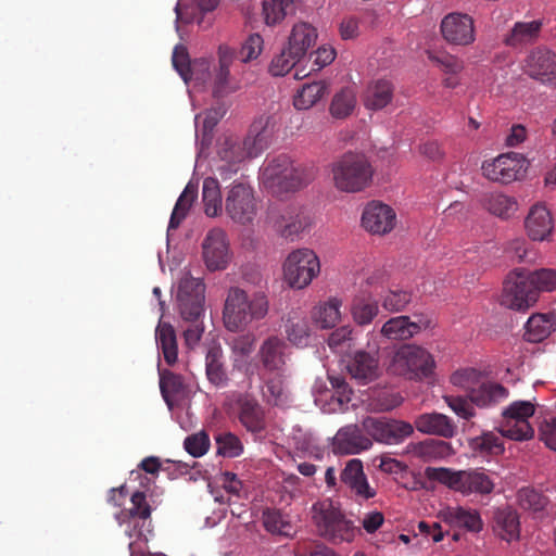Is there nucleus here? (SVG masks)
<instances>
[{
	"label": "nucleus",
	"mask_w": 556,
	"mask_h": 556,
	"mask_svg": "<svg viewBox=\"0 0 556 556\" xmlns=\"http://www.w3.org/2000/svg\"><path fill=\"white\" fill-rule=\"evenodd\" d=\"M274 135V125L269 116H261L255 119L250 127V131L244 140L238 137H226L218 148V156L225 164L219 166L220 177L225 180L232 173L238 172V164L247 157L257 156L266 149Z\"/></svg>",
	"instance_id": "f257e3e1"
},
{
	"label": "nucleus",
	"mask_w": 556,
	"mask_h": 556,
	"mask_svg": "<svg viewBox=\"0 0 556 556\" xmlns=\"http://www.w3.org/2000/svg\"><path fill=\"white\" fill-rule=\"evenodd\" d=\"M268 313V300L265 293L255 292L251 296L239 288H232L227 295L223 318L230 331L243 329L252 320L262 319Z\"/></svg>",
	"instance_id": "f03ea898"
},
{
	"label": "nucleus",
	"mask_w": 556,
	"mask_h": 556,
	"mask_svg": "<svg viewBox=\"0 0 556 556\" xmlns=\"http://www.w3.org/2000/svg\"><path fill=\"white\" fill-rule=\"evenodd\" d=\"M374 167L363 153L346 152L331 164L333 186L342 192L365 190L372 181Z\"/></svg>",
	"instance_id": "7ed1b4c3"
},
{
	"label": "nucleus",
	"mask_w": 556,
	"mask_h": 556,
	"mask_svg": "<svg viewBox=\"0 0 556 556\" xmlns=\"http://www.w3.org/2000/svg\"><path fill=\"white\" fill-rule=\"evenodd\" d=\"M425 476L464 495L490 494L495 485L492 477L482 468L453 470L445 467H427Z\"/></svg>",
	"instance_id": "20e7f679"
},
{
	"label": "nucleus",
	"mask_w": 556,
	"mask_h": 556,
	"mask_svg": "<svg viewBox=\"0 0 556 556\" xmlns=\"http://www.w3.org/2000/svg\"><path fill=\"white\" fill-rule=\"evenodd\" d=\"M262 177L268 188L277 192H289L305 186L313 174L301 165H295L289 156L279 155L263 167Z\"/></svg>",
	"instance_id": "39448f33"
},
{
	"label": "nucleus",
	"mask_w": 556,
	"mask_h": 556,
	"mask_svg": "<svg viewBox=\"0 0 556 556\" xmlns=\"http://www.w3.org/2000/svg\"><path fill=\"white\" fill-rule=\"evenodd\" d=\"M435 368L433 356L416 344H404L393 355L390 369L410 380H424L432 377Z\"/></svg>",
	"instance_id": "423d86ee"
},
{
	"label": "nucleus",
	"mask_w": 556,
	"mask_h": 556,
	"mask_svg": "<svg viewBox=\"0 0 556 556\" xmlns=\"http://www.w3.org/2000/svg\"><path fill=\"white\" fill-rule=\"evenodd\" d=\"M535 413V405L530 401H515L503 412V420L498 432L505 438L515 441H527L533 438L534 429L529 422Z\"/></svg>",
	"instance_id": "0eeeda50"
},
{
	"label": "nucleus",
	"mask_w": 556,
	"mask_h": 556,
	"mask_svg": "<svg viewBox=\"0 0 556 556\" xmlns=\"http://www.w3.org/2000/svg\"><path fill=\"white\" fill-rule=\"evenodd\" d=\"M319 271L317 255L306 248L292 251L283 263L285 280L293 289L307 287Z\"/></svg>",
	"instance_id": "6e6552de"
},
{
	"label": "nucleus",
	"mask_w": 556,
	"mask_h": 556,
	"mask_svg": "<svg viewBox=\"0 0 556 556\" xmlns=\"http://www.w3.org/2000/svg\"><path fill=\"white\" fill-rule=\"evenodd\" d=\"M538 299V291L528 270L515 269L507 276L504 281L502 304L515 311H526L533 306Z\"/></svg>",
	"instance_id": "1a4fd4ad"
},
{
	"label": "nucleus",
	"mask_w": 556,
	"mask_h": 556,
	"mask_svg": "<svg viewBox=\"0 0 556 556\" xmlns=\"http://www.w3.org/2000/svg\"><path fill=\"white\" fill-rule=\"evenodd\" d=\"M313 508L315 511L314 520L320 535L333 543L353 539L354 528L352 522L346 520L330 503H318Z\"/></svg>",
	"instance_id": "9d476101"
},
{
	"label": "nucleus",
	"mask_w": 556,
	"mask_h": 556,
	"mask_svg": "<svg viewBox=\"0 0 556 556\" xmlns=\"http://www.w3.org/2000/svg\"><path fill=\"white\" fill-rule=\"evenodd\" d=\"M482 175L493 181L507 185L521 179L527 170L525 156L516 152H507L486 160L481 166Z\"/></svg>",
	"instance_id": "9b49d317"
},
{
	"label": "nucleus",
	"mask_w": 556,
	"mask_h": 556,
	"mask_svg": "<svg viewBox=\"0 0 556 556\" xmlns=\"http://www.w3.org/2000/svg\"><path fill=\"white\" fill-rule=\"evenodd\" d=\"M205 285L199 278L185 276L178 285L177 306L187 323H198L204 312Z\"/></svg>",
	"instance_id": "f8f14e48"
},
{
	"label": "nucleus",
	"mask_w": 556,
	"mask_h": 556,
	"mask_svg": "<svg viewBox=\"0 0 556 556\" xmlns=\"http://www.w3.org/2000/svg\"><path fill=\"white\" fill-rule=\"evenodd\" d=\"M225 211L237 224H251L257 212L254 191L245 182H233L225 199Z\"/></svg>",
	"instance_id": "ddd939ff"
},
{
	"label": "nucleus",
	"mask_w": 556,
	"mask_h": 556,
	"mask_svg": "<svg viewBox=\"0 0 556 556\" xmlns=\"http://www.w3.org/2000/svg\"><path fill=\"white\" fill-rule=\"evenodd\" d=\"M362 427L371 439L384 444H400L414 433V425L396 419L369 416Z\"/></svg>",
	"instance_id": "4468645a"
},
{
	"label": "nucleus",
	"mask_w": 556,
	"mask_h": 556,
	"mask_svg": "<svg viewBox=\"0 0 556 556\" xmlns=\"http://www.w3.org/2000/svg\"><path fill=\"white\" fill-rule=\"evenodd\" d=\"M202 257L210 271L224 270L231 262L232 252L226 231L212 228L202 241Z\"/></svg>",
	"instance_id": "2eb2a0df"
},
{
	"label": "nucleus",
	"mask_w": 556,
	"mask_h": 556,
	"mask_svg": "<svg viewBox=\"0 0 556 556\" xmlns=\"http://www.w3.org/2000/svg\"><path fill=\"white\" fill-rule=\"evenodd\" d=\"M236 55V50L227 45H220L217 49L218 65L212 73L213 96L216 98L226 97L240 89L239 80L230 73Z\"/></svg>",
	"instance_id": "dca6fc26"
},
{
	"label": "nucleus",
	"mask_w": 556,
	"mask_h": 556,
	"mask_svg": "<svg viewBox=\"0 0 556 556\" xmlns=\"http://www.w3.org/2000/svg\"><path fill=\"white\" fill-rule=\"evenodd\" d=\"M525 73L544 85H556V53L546 47H536L526 56Z\"/></svg>",
	"instance_id": "f3484780"
},
{
	"label": "nucleus",
	"mask_w": 556,
	"mask_h": 556,
	"mask_svg": "<svg viewBox=\"0 0 556 556\" xmlns=\"http://www.w3.org/2000/svg\"><path fill=\"white\" fill-rule=\"evenodd\" d=\"M396 222L394 210L381 202L372 201L368 203L362 214L363 227L374 235H384L390 232Z\"/></svg>",
	"instance_id": "a211bd4d"
},
{
	"label": "nucleus",
	"mask_w": 556,
	"mask_h": 556,
	"mask_svg": "<svg viewBox=\"0 0 556 556\" xmlns=\"http://www.w3.org/2000/svg\"><path fill=\"white\" fill-rule=\"evenodd\" d=\"M441 33L450 43L469 45L475 40L473 21L467 14L450 13L441 22Z\"/></svg>",
	"instance_id": "6ab92c4d"
},
{
	"label": "nucleus",
	"mask_w": 556,
	"mask_h": 556,
	"mask_svg": "<svg viewBox=\"0 0 556 556\" xmlns=\"http://www.w3.org/2000/svg\"><path fill=\"white\" fill-rule=\"evenodd\" d=\"M371 445V440L356 425L341 428L332 440V451L337 455L358 454Z\"/></svg>",
	"instance_id": "aec40b11"
},
{
	"label": "nucleus",
	"mask_w": 556,
	"mask_h": 556,
	"mask_svg": "<svg viewBox=\"0 0 556 556\" xmlns=\"http://www.w3.org/2000/svg\"><path fill=\"white\" fill-rule=\"evenodd\" d=\"M437 517L451 528L466 529L470 532H479L483 528L480 514L462 506H446L438 511Z\"/></svg>",
	"instance_id": "412c9836"
},
{
	"label": "nucleus",
	"mask_w": 556,
	"mask_h": 556,
	"mask_svg": "<svg viewBox=\"0 0 556 556\" xmlns=\"http://www.w3.org/2000/svg\"><path fill=\"white\" fill-rule=\"evenodd\" d=\"M348 371L361 384L376 380L380 375L378 353L357 351L350 359Z\"/></svg>",
	"instance_id": "4be33fe9"
},
{
	"label": "nucleus",
	"mask_w": 556,
	"mask_h": 556,
	"mask_svg": "<svg viewBox=\"0 0 556 556\" xmlns=\"http://www.w3.org/2000/svg\"><path fill=\"white\" fill-rule=\"evenodd\" d=\"M340 481L361 500H369L376 495V491L369 485L364 473L363 463L359 459H350L341 471Z\"/></svg>",
	"instance_id": "5701e85b"
},
{
	"label": "nucleus",
	"mask_w": 556,
	"mask_h": 556,
	"mask_svg": "<svg viewBox=\"0 0 556 556\" xmlns=\"http://www.w3.org/2000/svg\"><path fill=\"white\" fill-rule=\"evenodd\" d=\"M414 427L421 433L452 439L457 433V426L452 418L441 413H425L417 416Z\"/></svg>",
	"instance_id": "b1692460"
},
{
	"label": "nucleus",
	"mask_w": 556,
	"mask_h": 556,
	"mask_svg": "<svg viewBox=\"0 0 556 556\" xmlns=\"http://www.w3.org/2000/svg\"><path fill=\"white\" fill-rule=\"evenodd\" d=\"M525 228L531 240H546L554 228L552 215L546 206L542 204L533 205L525 219Z\"/></svg>",
	"instance_id": "393cba45"
},
{
	"label": "nucleus",
	"mask_w": 556,
	"mask_h": 556,
	"mask_svg": "<svg viewBox=\"0 0 556 556\" xmlns=\"http://www.w3.org/2000/svg\"><path fill=\"white\" fill-rule=\"evenodd\" d=\"M238 417L241 425L251 432L265 429V414L261 404L249 394H241L237 400Z\"/></svg>",
	"instance_id": "a878e982"
},
{
	"label": "nucleus",
	"mask_w": 556,
	"mask_h": 556,
	"mask_svg": "<svg viewBox=\"0 0 556 556\" xmlns=\"http://www.w3.org/2000/svg\"><path fill=\"white\" fill-rule=\"evenodd\" d=\"M430 326L429 320L418 318L412 321L408 316L392 317L381 327V334L389 340H407L417 334L422 328Z\"/></svg>",
	"instance_id": "bb28decb"
},
{
	"label": "nucleus",
	"mask_w": 556,
	"mask_h": 556,
	"mask_svg": "<svg viewBox=\"0 0 556 556\" xmlns=\"http://www.w3.org/2000/svg\"><path fill=\"white\" fill-rule=\"evenodd\" d=\"M316 40V28L309 23L299 22L293 25L288 37L287 51L303 59L308 50L315 46Z\"/></svg>",
	"instance_id": "cd10ccee"
},
{
	"label": "nucleus",
	"mask_w": 556,
	"mask_h": 556,
	"mask_svg": "<svg viewBox=\"0 0 556 556\" xmlns=\"http://www.w3.org/2000/svg\"><path fill=\"white\" fill-rule=\"evenodd\" d=\"M480 204L490 214L505 220L511 218L518 211L517 200L502 192L483 193Z\"/></svg>",
	"instance_id": "c85d7f7f"
},
{
	"label": "nucleus",
	"mask_w": 556,
	"mask_h": 556,
	"mask_svg": "<svg viewBox=\"0 0 556 556\" xmlns=\"http://www.w3.org/2000/svg\"><path fill=\"white\" fill-rule=\"evenodd\" d=\"M286 344L278 337L266 339L258 351L263 367L269 372H281L286 364Z\"/></svg>",
	"instance_id": "c756f323"
},
{
	"label": "nucleus",
	"mask_w": 556,
	"mask_h": 556,
	"mask_svg": "<svg viewBox=\"0 0 556 556\" xmlns=\"http://www.w3.org/2000/svg\"><path fill=\"white\" fill-rule=\"evenodd\" d=\"M509 396L507 388L497 382L484 380L470 395L477 407L490 408L505 401Z\"/></svg>",
	"instance_id": "7c9ffc66"
},
{
	"label": "nucleus",
	"mask_w": 556,
	"mask_h": 556,
	"mask_svg": "<svg viewBox=\"0 0 556 556\" xmlns=\"http://www.w3.org/2000/svg\"><path fill=\"white\" fill-rule=\"evenodd\" d=\"M542 26L541 21L517 22L505 37L504 43L514 49L531 45L539 38Z\"/></svg>",
	"instance_id": "2f4dec72"
},
{
	"label": "nucleus",
	"mask_w": 556,
	"mask_h": 556,
	"mask_svg": "<svg viewBox=\"0 0 556 556\" xmlns=\"http://www.w3.org/2000/svg\"><path fill=\"white\" fill-rule=\"evenodd\" d=\"M394 87L391 81L379 79L369 84L364 93V105L368 110H382L393 99Z\"/></svg>",
	"instance_id": "473e14b6"
},
{
	"label": "nucleus",
	"mask_w": 556,
	"mask_h": 556,
	"mask_svg": "<svg viewBox=\"0 0 556 556\" xmlns=\"http://www.w3.org/2000/svg\"><path fill=\"white\" fill-rule=\"evenodd\" d=\"M556 320L554 315L548 314H534L527 324L523 338L528 342H542L555 329Z\"/></svg>",
	"instance_id": "72a5a7b5"
},
{
	"label": "nucleus",
	"mask_w": 556,
	"mask_h": 556,
	"mask_svg": "<svg viewBox=\"0 0 556 556\" xmlns=\"http://www.w3.org/2000/svg\"><path fill=\"white\" fill-rule=\"evenodd\" d=\"M494 530L502 540L516 541L520 535L519 516L511 508L500 509L495 514Z\"/></svg>",
	"instance_id": "f704fd0d"
},
{
	"label": "nucleus",
	"mask_w": 556,
	"mask_h": 556,
	"mask_svg": "<svg viewBox=\"0 0 556 556\" xmlns=\"http://www.w3.org/2000/svg\"><path fill=\"white\" fill-rule=\"evenodd\" d=\"M205 372L207 380L216 388L228 383V375L223 362V351L219 346L211 348L205 356Z\"/></svg>",
	"instance_id": "c9c22d12"
},
{
	"label": "nucleus",
	"mask_w": 556,
	"mask_h": 556,
	"mask_svg": "<svg viewBox=\"0 0 556 556\" xmlns=\"http://www.w3.org/2000/svg\"><path fill=\"white\" fill-rule=\"evenodd\" d=\"M155 340L162 351L164 361L173 366L177 362L178 346L174 327L168 323H160L155 329Z\"/></svg>",
	"instance_id": "e433bc0d"
},
{
	"label": "nucleus",
	"mask_w": 556,
	"mask_h": 556,
	"mask_svg": "<svg viewBox=\"0 0 556 556\" xmlns=\"http://www.w3.org/2000/svg\"><path fill=\"white\" fill-rule=\"evenodd\" d=\"M378 313V302L369 294H359L353 299L351 314L357 325L367 326L371 324Z\"/></svg>",
	"instance_id": "4c0bfd02"
},
{
	"label": "nucleus",
	"mask_w": 556,
	"mask_h": 556,
	"mask_svg": "<svg viewBox=\"0 0 556 556\" xmlns=\"http://www.w3.org/2000/svg\"><path fill=\"white\" fill-rule=\"evenodd\" d=\"M198 197V186L189 182L179 195L172 212L167 231L177 229L186 218L192 203Z\"/></svg>",
	"instance_id": "58836bf2"
},
{
	"label": "nucleus",
	"mask_w": 556,
	"mask_h": 556,
	"mask_svg": "<svg viewBox=\"0 0 556 556\" xmlns=\"http://www.w3.org/2000/svg\"><path fill=\"white\" fill-rule=\"evenodd\" d=\"M498 435L493 431H484L480 435L469 440L470 448L481 456H497L504 453L505 447Z\"/></svg>",
	"instance_id": "ea45409f"
},
{
	"label": "nucleus",
	"mask_w": 556,
	"mask_h": 556,
	"mask_svg": "<svg viewBox=\"0 0 556 556\" xmlns=\"http://www.w3.org/2000/svg\"><path fill=\"white\" fill-rule=\"evenodd\" d=\"M263 399L267 404L275 406H283L288 403L289 394L281 372H276L264 380Z\"/></svg>",
	"instance_id": "a19ab883"
},
{
	"label": "nucleus",
	"mask_w": 556,
	"mask_h": 556,
	"mask_svg": "<svg viewBox=\"0 0 556 556\" xmlns=\"http://www.w3.org/2000/svg\"><path fill=\"white\" fill-rule=\"evenodd\" d=\"M202 200L204 212L210 217L217 216L223 208L219 184L216 178L207 177L203 181Z\"/></svg>",
	"instance_id": "79ce46f5"
},
{
	"label": "nucleus",
	"mask_w": 556,
	"mask_h": 556,
	"mask_svg": "<svg viewBox=\"0 0 556 556\" xmlns=\"http://www.w3.org/2000/svg\"><path fill=\"white\" fill-rule=\"evenodd\" d=\"M328 88L325 81H313L305 84L294 97L293 104L298 110H307L312 108L319 99L324 97Z\"/></svg>",
	"instance_id": "37998d69"
},
{
	"label": "nucleus",
	"mask_w": 556,
	"mask_h": 556,
	"mask_svg": "<svg viewBox=\"0 0 556 556\" xmlns=\"http://www.w3.org/2000/svg\"><path fill=\"white\" fill-rule=\"evenodd\" d=\"M355 105L356 93L354 89L345 87L333 96L329 111L334 118L341 119L348 117L354 111Z\"/></svg>",
	"instance_id": "c03bdc74"
},
{
	"label": "nucleus",
	"mask_w": 556,
	"mask_h": 556,
	"mask_svg": "<svg viewBox=\"0 0 556 556\" xmlns=\"http://www.w3.org/2000/svg\"><path fill=\"white\" fill-rule=\"evenodd\" d=\"M416 453L426 462L444 458L452 453L448 442L435 439H428L416 446Z\"/></svg>",
	"instance_id": "a18cd8bd"
},
{
	"label": "nucleus",
	"mask_w": 556,
	"mask_h": 556,
	"mask_svg": "<svg viewBox=\"0 0 556 556\" xmlns=\"http://www.w3.org/2000/svg\"><path fill=\"white\" fill-rule=\"evenodd\" d=\"M160 390L166 404L172 406V399L185 391L184 378L172 371H163L160 377Z\"/></svg>",
	"instance_id": "49530a36"
},
{
	"label": "nucleus",
	"mask_w": 556,
	"mask_h": 556,
	"mask_svg": "<svg viewBox=\"0 0 556 556\" xmlns=\"http://www.w3.org/2000/svg\"><path fill=\"white\" fill-rule=\"evenodd\" d=\"M288 340L298 346H305L309 337L308 321L302 317H289L285 325Z\"/></svg>",
	"instance_id": "de8ad7c7"
},
{
	"label": "nucleus",
	"mask_w": 556,
	"mask_h": 556,
	"mask_svg": "<svg viewBox=\"0 0 556 556\" xmlns=\"http://www.w3.org/2000/svg\"><path fill=\"white\" fill-rule=\"evenodd\" d=\"M484 381V377L481 371L475 368H465L455 371L451 376V382L464 389L467 392L468 397L473 393V390Z\"/></svg>",
	"instance_id": "09e8293b"
},
{
	"label": "nucleus",
	"mask_w": 556,
	"mask_h": 556,
	"mask_svg": "<svg viewBox=\"0 0 556 556\" xmlns=\"http://www.w3.org/2000/svg\"><path fill=\"white\" fill-rule=\"evenodd\" d=\"M131 507L121 510V519L137 517L142 522H147L151 518V507L147 502V496L143 492L137 491L130 497Z\"/></svg>",
	"instance_id": "8fccbe9b"
},
{
	"label": "nucleus",
	"mask_w": 556,
	"mask_h": 556,
	"mask_svg": "<svg viewBox=\"0 0 556 556\" xmlns=\"http://www.w3.org/2000/svg\"><path fill=\"white\" fill-rule=\"evenodd\" d=\"M340 307L341 301L336 298L330 299L327 303L319 306L315 313L317 324H319L321 328L334 327L341 317Z\"/></svg>",
	"instance_id": "3c124183"
},
{
	"label": "nucleus",
	"mask_w": 556,
	"mask_h": 556,
	"mask_svg": "<svg viewBox=\"0 0 556 556\" xmlns=\"http://www.w3.org/2000/svg\"><path fill=\"white\" fill-rule=\"evenodd\" d=\"M262 521L264 528L273 534L290 535L291 523L277 509H266L263 511Z\"/></svg>",
	"instance_id": "603ef678"
},
{
	"label": "nucleus",
	"mask_w": 556,
	"mask_h": 556,
	"mask_svg": "<svg viewBox=\"0 0 556 556\" xmlns=\"http://www.w3.org/2000/svg\"><path fill=\"white\" fill-rule=\"evenodd\" d=\"M292 0H263V14L267 25L280 23L287 15Z\"/></svg>",
	"instance_id": "864d4df0"
},
{
	"label": "nucleus",
	"mask_w": 556,
	"mask_h": 556,
	"mask_svg": "<svg viewBox=\"0 0 556 556\" xmlns=\"http://www.w3.org/2000/svg\"><path fill=\"white\" fill-rule=\"evenodd\" d=\"M217 453L224 457H237L243 452L240 439L231 433L225 432L216 437Z\"/></svg>",
	"instance_id": "5fc2aeb1"
},
{
	"label": "nucleus",
	"mask_w": 556,
	"mask_h": 556,
	"mask_svg": "<svg viewBox=\"0 0 556 556\" xmlns=\"http://www.w3.org/2000/svg\"><path fill=\"white\" fill-rule=\"evenodd\" d=\"M263 38L258 34L250 35L247 40L242 43L239 51H236V60L242 63H248L252 60L257 59L263 50Z\"/></svg>",
	"instance_id": "6e6d98bb"
},
{
	"label": "nucleus",
	"mask_w": 556,
	"mask_h": 556,
	"mask_svg": "<svg viewBox=\"0 0 556 556\" xmlns=\"http://www.w3.org/2000/svg\"><path fill=\"white\" fill-rule=\"evenodd\" d=\"M529 277L533 281L538 295L541 292L556 291V270L542 268L535 271H528Z\"/></svg>",
	"instance_id": "4d7b16f0"
},
{
	"label": "nucleus",
	"mask_w": 556,
	"mask_h": 556,
	"mask_svg": "<svg viewBox=\"0 0 556 556\" xmlns=\"http://www.w3.org/2000/svg\"><path fill=\"white\" fill-rule=\"evenodd\" d=\"M302 59L287 51L285 47L281 53L275 56L269 65V72L274 76H283L295 66Z\"/></svg>",
	"instance_id": "13d9d810"
},
{
	"label": "nucleus",
	"mask_w": 556,
	"mask_h": 556,
	"mask_svg": "<svg viewBox=\"0 0 556 556\" xmlns=\"http://www.w3.org/2000/svg\"><path fill=\"white\" fill-rule=\"evenodd\" d=\"M210 444V438L205 431H199L190 434L184 441L185 450L192 457L203 456L208 451Z\"/></svg>",
	"instance_id": "bf43d9fd"
},
{
	"label": "nucleus",
	"mask_w": 556,
	"mask_h": 556,
	"mask_svg": "<svg viewBox=\"0 0 556 556\" xmlns=\"http://www.w3.org/2000/svg\"><path fill=\"white\" fill-rule=\"evenodd\" d=\"M518 501L522 508L534 511L542 510L547 504L546 496L531 488L521 489L518 492Z\"/></svg>",
	"instance_id": "052dcab7"
},
{
	"label": "nucleus",
	"mask_w": 556,
	"mask_h": 556,
	"mask_svg": "<svg viewBox=\"0 0 556 556\" xmlns=\"http://www.w3.org/2000/svg\"><path fill=\"white\" fill-rule=\"evenodd\" d=\"M444 400L448 407L460 418L470 419L476 415L475 403L468 396L446 395Z\"/></svg>",
	"instance_id": "680f3d73"
},
{
	"label": "nucleus",
	"mask_w": 556,
	"mask_h": 556,
	"mask_svg": "<svg viewBox=\"0 0 556 556\" xmlns=\"http://www.w3.org/2000/svg\"><path fill=\"white\" fill-rule=\"evenodd\" d=\"M505 253L513 260L518 262H531L534 260L529 244L523 238H515L507 242Z\"/></svg>",
	"instance_id": "e2e57ef3"
},
{
	"label": "nucleus",
	"mask_w": 556,
	"mask_h": 556,
	"mask_svg": "<svg viewBox=\"0 0 556 556\" xmlns=\"http://www.w3.org/2000/svg\"><path fill=\"white\" fill-rule=\"evenodd\" d=\"M282 220L283 224L280 223L278 225V230L283 238L290 239L291 241L307 226L306 217L299 214L294 217L291 216L288 219L282 216Z\"/></svg>",
	"instance_id": "0e129e2a"
},
{
	"label": "nucleus",
	"mask_w": 556,
	"mask_h": 556,
	"mask_svg": "<svg viewBox=\"0 0 556 556\" xmlns=\"http://www.w3.org/2000/svg\"><path fill=\"white\" fill-rule=\"evenodd\" d=\"M173 66L178 72V74L181 76V78L188 83L189 80V72L191 62L189 60V54L187 52V49L184 46H176L173 51L172 56Z\"/></svg>",
	"instance_id": "69168bd1"
},
{
	"label": "nucleus",
	"mask_w": 556,
	"mask_h": 556,
	"mask_svg": "<svg viewBox=\"0 0 556 556\" xmlns=\"http://www.w3.org/2000/svg\"><path fill=\"white\" fill-rule=\"evenodd\" d=\"M412 295L406 291H390L382 301L386 309L391 312H400L410 302Z\"/></svg>",
	"instance_id": "338daca9"
},
{
	"label": "nucleus",
	"mask_w": 556,
	"mask_h": 556,
	"mask_svg": "<svg viewBox=\"0 0 556 556\" xmlns=\"http://www.w3.org/2000/svg\"><path fill=\"white\" fill-rule=\"evenodd\" d=\"M540 438L548 448L556 451V418L545 420L541 425Z\"/></svg>",
	"instance_id": "774afa93"
}]
</instances>
